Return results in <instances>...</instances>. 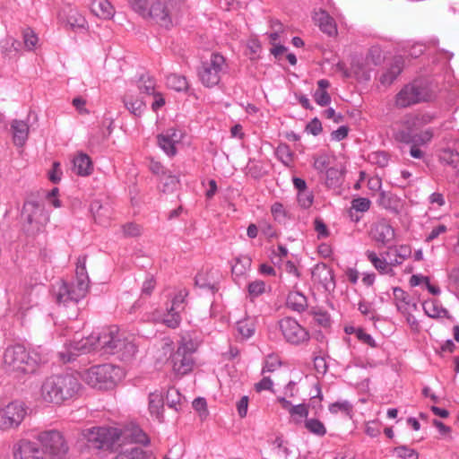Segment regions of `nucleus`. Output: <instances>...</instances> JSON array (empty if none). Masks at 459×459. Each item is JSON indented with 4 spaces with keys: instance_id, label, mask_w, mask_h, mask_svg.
<instances>
[{
    "instance_id": "c756f323",
    "label": "nucleus",
    "mask_w": 459,
    "mask_h": 459,
    "mask_svg": "<svg viewBox=\"0 0 459 459\" xmlns=\"http://www.w3.org/2000/svg\"><path fill=\"white\" fill-rule=\"evenodd\" d=\"M13 143L17 146H23L29 136V126L22 120H13L11 123Z\"/></svg>"
},
{
    "instance_id": "09e8293b",
    "label": "nucleus",
    "mask_w": 459,
    "mask_h": 459,
    "mask_svg": "<svg viewBox=\"0 0 459 459\" xmlns=\"http://www.w3.org/2000/svg\"><path fill=\"white\" fill-rule=\"evenodd\" d=\"M22 37L24 46L28 50H32L37 46L39 38L30 28H27L22 31Z\"/></svg>"
},
{
    "instance_id": "1a4fd4ad",
    "label": "nucleus",
    "mask_w": 459,
    "mask_h": 459,
    "mask_svg": "<svg viewBox=\"0 0 459 459\" xmlns=\"http://www.w3.org/2000/svg\"><path fill=\"white\" fill-rule=\"evenodd\" d=\"M435 97L430 87L420 82H413L405 85L395 97V105L399 108H407L409 106L429 101Z\"/></svg>"
},
{
    "instance_id": "6e6d98bb",
    "label": "nucleus",
    "mask_w": 459,
    "mask_h": 459,
    "mask_svg": "<svg viewBox=\"0 0 459 459\" xmlns=\"http://www.w3.org/2000/svg\"><path fill=\"white\" fill-rule=\"evenodd\" d=\"M356 337L359 342H361L364 344H367L371 348L377 347V342L374 340V338L361 328L357 329Z\"/></svg>"
},
{
    "instance_id": "79ce46f5",
    "label": "nucleus",
    "mask_w": 459,
    "mask_h": 459,
    "mask_svg": "<svg viewBox=\"0 0 459 459\" xmlns=\"http://www.w3.org/2000/svg\"><path fill=\"white\" fill-rule=\"evenodd\" d=\"M303 426L309 433L315 436L324 437L326 434V428L325 424L318 419H307Z\"/></svg>"
},
{
    "instance_id": "2eb2a0df",
    "label": "nucleus",
    "mask_w": 459,
    "mask_h": 459,
    "mask_svg": "<svg viewBox=\"0 0 459 459\" xmlns=\"http://www.w3.org/2000/svg\"><path fill=\"white\" fill-rule=\"evenodd\" d=\"M27 414V408L23 402L13 401L6 406L0 408V429H9L18 427Z\"/></svg>"
},
{
    "instance_id": "f03ea898",
    "label": "nucleus",
    "mask_w": 459,
    "mask_h": 459,
    "mask_svg": "<svg viewBox=\"0 0 459 459\" xmlns=\"http://www.w3.org/2000/svg\"><path fill=\"white\" fill-rule=\"evenodd\" d=\"M133 9L161 27L169 29L178 22L183 4L180 0H153L148 7L147 0H130Z\"/></svg>"
},
{
    "instance_id": "5fc2aeb1",
    "label": "nucleus",
    "mask_w": 459,
    "mask_h": 459,
    "mask_svg": "<svg viewBox=\"0 0 459 459\" xmlns=\"http://www.w3.org/2000/svg\"><path fill=\"white\" fill-rule=\"evenodd\" d=\"M193 408L198 411L202 420L208 416L207 403L204 398H196L193 402Z\"/></svg>"
},
{
    "instance_id": "6ab92c4d",
    "label": "nucleus",
    "mask_w": 459,
    "mask_h": 459,
    "mask_svg": "<svg viewBox=\"0 0 459 459\" xmlns=\"http://www.w3.org/2000/svg\"><path fill=\"white\" fill-rule=\"evenodd\" d=\"M369 237L377 246L385 247L395 238V230L385 220L373 223L369 230Z\"/></svg>"
},
{
    "instance_id": "e433bc0d",
    "label": "nucleus",
    "mask_w": 459,
    "mask_h": 459,
    "mask_svg": "<svg viewBox=\"0 0 459 459\" xmlns=\"http://www.w3.org/2000/svg\"><path fill=\"white\" fill-rule=\"evenodd\" d=\"M236 330L242 340L252 337L255 332V320L254 318H244L237 322Z\"/></svg>"
},
{
    "instance_id": "72a5a7b5",
    "label": "nucleus",
    "mask_w": 459,
    "mask_h": 459,
    "mask_svg": "<svg viewBox=\"0 0 459 459\" xmlns=\"http://www.w3.org/2000/svg\"><path fill=\"white\" fill-rule=\"evenodd\" d=\"M365 255L372 264L376 270L382 274H389L393 273V265L391 261L387 262L385 258L379 257L375 251L367 250Z\"/></svg>"
},
{
    "instance_id": "5701e85b",
    "label": "nucleus",
    "mask_w": 459,
    "mask_h": 459,
    "mask_svg": "<svg viewBox=\"0 0 459 459\" xmlns=\"http://www.w3.org/2000/svg\"><path fill=\"white\" fill-rule=\"evenodd\" d=\"M346 170L345 161L338 160L325 170V182L328 187H337L342 185Z\"/></svg>"
},
{
    "instance_id": "c03bdc74",
    "label": "nucleus",
    "mask_w": 459,
    "mask_h": 459,
    "mask_svg": "<svg viewBox=\"0 0 459 459\" xmlns=\"http://www.w3.org/2000/svg\"><path fill=\"white\" fill-rule=\"evenodd\" d=\"M422 306L424 312L429 317H440L446 313V310L434 299L426 300Z\"/></svg>"
},
{
    "instance_id": "39448f33",
    "label": "nucleus",
    "mask_w": 459,
    "mask_h": 459,
    "mask_svg": "<svg viewBox=\"0 0 459 459\" xmlns=\"http://www.w3.org/2000/svg\"><path fill=\"white\" fill-rule=\"evenodd\" d=\"M79 387L78 380L73 376H51L42 382L39 398L48 403L61 404L73 398Z\"/></svg>"
},
{
    "instance_id": "f257e3e1",
    "label": "nucleus",
    "mask_w": 459,
    "mask_h": 459,
    "mask_svg": "<svg viewBox=\"0 0 459 459\" xmlns=\"http://www.w3.org/2000/svg\"><path fill=\"white\" fill-rule=\"evenodd\" d=\"M83 436L91 446L98 449H114L125 445H131L125 450L128 459H144L147 452L140 446L147 445V435L138 427L130 426L123 430L116 428L93 427L84 430Z\"/></svg>"
},
{
    "instance_id": "37998d69",
    "label": "nucleus",
    "mask_w": 459,
    "mask_h": 459,
    "mask_svg": "<svg viewBox=\"0 0 459 459\" xmlns=\"http://www.w3.org/2000/svg\"><path fill=\"white\" fill-rule=\"evenodd\" d=\"M338 160H339L335 156L328 155L326 153L319 154L314 158V168L322 172L333 166Z\"/></svg>"
},
{
    "instance_id": "cd10ccee",
    "label": "nucleus",
    "mask_w": 459,
    "mask_h": 459,
    "mask_svg": "<svg viewBox=\"0 0 459 459\" xmlns=\"http://www.w3.org/2000/svg\"><path fill=\"white\" fill-rule=\"evenodd\" d=\"M90 210L95 221L99 224L106 225L111 219V208L108 204H102L99 200H95L91 204Z\"/></svg>"
},
{
    "instance_id": "6e6552de",
    "label": "nucleus",
    "mask_w": 459,
    "mask_h": 459,
    "mask_svg": "<svg viewBox=\"0 0 459 459\" xmlns=\"http://www.w3.org/2000/svg\"><path fill=\"white\" fill-rule=\"evenodd\" d=\"M22 226L28 234L42 231L49 221V214L45 206L36 201L24 203L22 212Z\"/></svg>"
},
{
    "instance_id": "9d476101",
    "label": "nucleus",
    "mask_w": 459,
    "mask_h": 459,
    "mask_svg": "<svg viewBox=\"0 0 459 459\" xmlns=\"http://www.w3.org/2000/svg\"><path fill=\"white\" fill-rule=\"evenodd\" d=\"M226 63L224 57L217 53L211 55L210 59L204 61L198 70V76L205 87L217 85L221 74L224 73Z\"/></svg>"
},
{
    "instance_id": "a18cd8bd",
    "label": "nucleus",
    "mask_w": 459,
    "mask_h": 459,
    "mask_svg": "<svg viewBox=\"0 0 459 459\" xmlns=\"http://www.w3.org/2000/svg\"><path fill=\"white\" fill-rule=\"evenodd\" d=\"M166 84L169 88L177 91H186L188 87L186 79L178 74H170L167 77Z\"/></svg>"
},
{
    "instance_id": "a878e982",
    "label": "nucleus",
    "mask_w": 459,
    "mask_h": 459,
    "mask_svg": "<svg viewBox=\"0 0 459 459\" xmlns=\"http://www.w3.org/2000/svg\"><path fill=\"white\" fill-rule=\"evenodd\" d=\"M138 94L135 90L129 89L123 99L126 108L134 116H140L145 108L144 98Z\"/></svg>"
},
{
    "instance_id": "ddd939ff",
    "label": "nucleus",
    "mask_w": 459,
    "mask_h": 459,
    "mask_svg": "<svg viewBox=\"0 0 459 459\" xmlns=\"http://www.w3.org/2000/svg\"><path fill=\"white\" fill-rule=\"evenodd\" d=\"M95 350H100L99 334H91L85 339L80 340L74 336L72 342L65 344V351L59 352V357L64 363H66L73 360L75 356Z\"/></svg>"
},
{
    "instance_id": "a19ab883",
    "label": "nucleus",
    "mask_w": 459,
    "mask_h": 459,
    "mask_svg": "<svg viewBox=\"0 0 459 459\" xmlns=\"http://www.w3.org/2000/svg\"><path fill=\"white\" fill-rule=\"evenodd\" d=\"M402 70L403 61L401 58H396L390 68H388V70L381 76V82L383 84H391L400 74Z\"/></svg>"
},
{
    "instance_id": "dca6fc26",
    "label": "nucleus",
    "mask_w": 459,
    "mask_h": 459,
    "mask_svg": "<svg viewBox=\"0 0 459 459\" xmlns=\"http://www.w3.org/2000/svg\"><path fill=\"white\" fill-rule=\"evenodd\" d=\"M278 325L283 338L290 344L299 345L309 340L307 330L291 317L281 319Z\"/></svg>"
},
{
    "instance_id": "603ef678",
    "label": "nucleus",
    "mask_w": 459,
    "mask_h": 459,
    "mask_svg": "<svg viewBox=\"0 0 459 459\" xmlns=\"http://www.w3.org/2000/svg\"><path fill=\"white\" fill-rule=\"evenodd\" d=\"M281 366V361L277 356L270 355L265 359L264 367H263V374L266 372H273Z\"/></svg>"
},
{
    "instance_id": "b1692460",
    "label": "nucleus",
    "mask_w": 459,
    "mask_h": 459,
    "mask_svg": "<svg viewBox=\"0 0 459 459\" xmlns=\"http://www.w3.org/2000/svg\"><path fill=\"white\" fill-rule=\"evenodd\" d=\"M14 459H30L39 454L38 445L27 439L18 441L13 448Z\"/></svg>"
},
{
    "instance_id": "864d4df0",
    "label": "nucleus",
    "mask_w": 459,
    "mask_h": 459,
    "mask_svg": "<svg viewBox=\"0 0 459 459\" xmlns=\"http://www.w3.org/2000/svg\"><path fill=\"white\" fill-rule=\"evenodd\" d=\"M371 202L369 199L365 197H359L353 199L351 202V208L357 212H365L369 210Z\"/></svg>"
},
{
    "instance_id": "4d7b16f0",
    "label": "nucleus",
    "mask_w": 459,
    "mask_h": 459,
    "mask_svg": "<svg viewBox=\"0 0 459 459\" xmlns=\"http://www.w3.org/2000/svg\"><path fill=\"white\" fill-rule=\"evenodd\" d=\"M63 172L61 169V164L58 161L53 163L52 169L48 171V177L52 183H58L61 180Z\"/></svg>"
},
{
    "instance_id": "9b49d317",
    "label": "nucleus",
    "mask_w": 459,
    "mask_h": 459,
    "mask_svg": "<svg viewBox=\"0 0 459 459\" xmlns=\"http://www.w3.org/2000/svg\"><path fill=\"white\" fill-rule=\"evenodd\" d=\"M425 116L416 113H410L403 117V118L394 123V137L395 140L402 143L413 142V132L419 127L428 123Z\"/></svg>"
},
{
    "instance_id": "0eeeda50",
    "label": "nucleus",
    "mask_w": 459,
    "mask_h": 459,
    "mask_svg": "<svg viewBox=\"0 0 459 459\" xmlns=\"http://www.w3.org/2000/svg\"><path fill=\"white\" fill-rule=\"evenodd\" d=\"M123 377L122 368L112 364L91 367L82 375V378L86 384L103 390L112 389Z\"/></svg>"
},
{
    "instance_id": "aec40b11",
    "label": "nucleus",
    "mask_w": 459,
    "mask_h": 459,
    "mask_svg": "<svg viewBox=\"0 0 459 459\" xmlns=\"http://www.w3.org/2000/svg\"><path fill=\"white\" fill-rule=\"evenodd\" d=\"M184 135L185 133L178 128H169L157 136L158 144L167 155L173 157L178 152L177 144L181 143Z\"/></svg>"
},
{
    "instance_id": "de8ad7c7",
    "label": "nucleus",
    "mask_w": 459,
    "mask_h": 459,
    "mask_svg": "<svg viewBox=\"0 0 459 459\" xmlns=\"http://www.w3.org/2000/svg\"><path fill=\"white\" fill-rule=\"evenodd\" d=\"M440 160L446 164L456 168L459 163V153L451 149H445L440 153Z\"/></svg>"
},
{
    "instance_id": "7ed1b4c3",
    "label": "nucleus",
    "mask_w": 459,
    "mask_h": 459,
    "mask_svg": "<svg viewBox=\"0 0 459 459\" xmlns=\"http://www.w3.org/2000/svg\"><path fill=\"white\" fill-rule=\"evenodd\" d=\"M99 346L100 351L117 354L123 359L132 358L137 351L134 335L116 325L107 327L99 333Z\"/></svg>"
},
{
    "instance_id": "8fccbe9b",
    "label": "nucleus",
    "mask_w": 459,
    "mask_h": 459,
    "mask_svg": "<svg viewBox=\"0 0 459 459\" xmlns=\"http://www.w3.org/2000/svg\"><path fill=\"white\" fill-rule=\"evenodd\" d=\"M368 160L371 163L384 168L388 164L389 156L385 152H375L368 155Z\"/></svg>"
},
{
    "instance_id": "4be33fe9",
    "label": "nucleus",
    "mask_w": 459,
    "mask_h": 459,
    "mask_svg": "<svg viewBox=\"0 0 459 459\" xmlns=\"http://www.w3.org/2000/svg\"><path fill=\"white\" fill-rule=\"evenodd\" d=\"M334 72L340 73L343 78L355 77L359 80H368L369 77V69L359 61L353 62L351 69H348L344 63L339 62L334 66Z\"/></svg>"
},
{
    "instance_id": "4468645a",
    "label": "nucleus",
    "mask_w": 459,
    "mask_h": 459,
    "mask_svg": "<svg viewBox=\"0 0 459 459\" xmlns=\"http://www.w3.org/2000/svg\"><path fill=\"white\" fill-rule=\"evenodd\" d=\"M37 439L42 445L44 453L54 457H63L68 451L63 435L57 430H47L39 433Z\"/></svg>"
},
{
    "instance_id": "f3484780",
    "label": "nucleus",
    "mask_w": 459,
    "mask_h": 459,
    "mask_svg": "<svg viewBox=\"0 0 459 459\" xmlns=\"http://www.w3.org/2000/svg\"><path fill=\"white\" fill-rule=\"evenodd\" d=\"M187 296V291L183 289L178 290L171 299V305L160 317L156 318L157 321L161 322L169 328H177L180 322V313L185 308V300Z\"/></svg>"
},
{
    "instance_id": "393cba45",
    "label": "nucleus",
    "mask_w": 459,
    "mask_h": 459,
    "mask_svg": "<svg viewBox=\"0 0 459 459\" xmlns=\"http://www.w3.org/2000/svg\"><path fill=\"white\" fill-rule=\"evenodd\" d=\"M148 410L150 414L158 421L162 422L164 420V398L160 391L155 390L149 394Z\"/></svg>"
},
{
    "instance_id": "f8f14e48",
    "label": "nucleus",
    "mask_w": 459,
    "mask_h": 459,
    "mask_svg": "<svg viewBox=\"0 0 459 459\" xmlns=\"http://www.w3.org/2000/svg\"><path fill=\"white\" fill-rule=\"evenodd\" d=\"M193 352L192 342H184L179 344L178 350L170 356L169 365L176 376L182 377L193 369Z\"/></svg>"
},
{
    "instance_id": "052dcab7",
    "label": "nucleus",
    "mask_w": 459,
    "mask_h": 459,
    "mask_svg": "<svg viewBox=\"0 0 459 459\" xmlns=\"http://www.w3.org/2000/svg\"><path fill=\"white\" fill-rule=\"evenodd\" d=\"M313 199H314V196H313L312 193L308 190L301 191L298 194L299 204L303 208L310 207L313 204Z\"/></svg>"
},
{
    "instance_id": "412c9836",
    "label": "nucleus",
    "mask_w": 459,
    "mask_h": 459,
    "mask_svg": "<svg viewBox=\"0 0 459 459\" xmlns=\"http://www.w3.org/2000/svg\"><path fill=\"white\" fill-rule=\"evenodd\" d=\"M277 401L280 403L282 409L286 410L290 414V421L296 425H303L308 419L309 406L305 403L293 405L290 401L284 397H279Z\"/></svg>"
},
{
    "instance_id": "7c9ffc66",
    "label": "nucleus",
    "mask_w": 459,
    "mask_h": 459,
    "mask_svg": "<svg viewBox=\"0 0 459 459\" xmlns=\"http://www.w3.org/2000/svg\"><path fill=\"white\" fill-rule=\"evenodd\" d=\"M21 43L12 36L7 35L0 42V51L4 58H14L19 55Z\"/></svg>"
},
{
    "instance_id": "0e129e2a",
    "label": "nucleus",
    "mask_w": 459,
    "mask_h": 459,
    "mask_svg": "<svg viewBox=\"0 0 459 459\" xmlns=\"http://www.w3.org/2000/svg\"><path fill=\"white\" fill-rule=\"evenodd\" d=\"M249 398L247 395H244L240 398V400L237 403L236 407L238 411V414L240 418H245L247 414Z\"/></svg>"
},
{
    "instance_id": "f704fd0d",
    "label": "nucleus",
    "mask_w": 459,
    "mask_h": 459,
    "mask_svg": "<svg viewBox=\"0 0 459 459\" xmlns=\"http://www.w3.org/2000/svg\"><path fill=\"white\" fill-rule=\"evenodd\" d=\"M387 255H394V258H390V261L393 267H394L402 264L405 259L411 256V248L408 245L396 246L394 248H389Z\"/></svg>"
},
{
    "instance_id": "c85d7f7f",
    "label": "nucleus",
    "mask_w": 459,
    "mask_h": 459,
    "mask_svg": "<svg viewBox=\"0 0 459 459\" xmlns=\"http://www.w3.org/2000/svg\"><path fill=\"white\" fill-rule=\"evenodd\" d=\"M311 277L315 283L321 284L325 288L333 280V274L331 268L325 264H317L315 265L311 273Z\"/></svg>"
},
{
    "instance_id": "a211bd4d",
    "label": "nucleus",
    "mask_w": 459,
    "mask_h": 459,
    "mask_svg": "<svg viewBox=\"0 0 459 459\" xmlns=\"http://www.w3.org/2000/svg\"><path fill=\"white\" fill-rule=\"evenodd\" d=\"M65 28L76 33H85L89 30V24L80 11L71 5L63 7L57 16Z\"/></svg>"
},
{
    "instance_id": "c9c22d12",
    "label": "nucleus",
    "mask_w": 459,
    "mask_h": 459,
    "mask_svg": "<svg viewBox=\"0 0 459 459\" xmlns=\"http://www.w3.org/2000/svg\"><path fill=\"white\" fill-rule=\"evenodd\" d=\"M132 90H135L143 98L145 96H152L156 91V82L153 78L143 75L137 81L136 87Z\"/></svg>"
},
{
    "instance_id": "2f4dec72",
    "label": "nucleus",
    "mask_w": 459,
    "mask_h": 459,
    "mask_svg": "<svg viewBox=\"0 0 459 459\" xmlns=\"http://www.w3.org/2000/svg\"><path fill=\"white\" fill-rule=\"evenodd\" d=\"M315 20L319 25L320 30L329 36L337 34L336 23L326 12L320 11L316 13Z\"/></svg>"
},
{
    "instance_id": "ea45409f",
    "label": "nucleus",
    "mask_w": 459,
    "mask_h": 459,
    "mask_svg": "<svg viewBox=\"0 0 459 459\" xmlns=\"http://www.w3.org/2000/svg\"><path fill=\"white\" fill-rule=\"evenodd\" d=\"M252 260L247 255H240L235 258L231 271L235 276H243L250 269Z\"/></svg>"
},
{
    "instance_id": "774afa93",
    "label": "nucleus",
    "mask_w": 459,
    "mask_h": 459,
    "mask_svg": "<svg viewBox=\"0 0 459 459\" xmlns=\"http://www.w3.org/2000/svg\"><path fill=\"white\" fill-rule=\"evenodd\" d=\"M322 124L317 118L311 120L306 127V130L313 135L319 134L322 132Z\"/></svg>"
},
{
    "instance_id": "bb28decb",
    "label": "nucleus",
    "mask_w": 459,
    "mask_h": 459,
    "mask_svg": "<svg viewBox=\"0 0 459 459\" xmlns=\"http://www.w3.org/2000/svg\"><path fill=\"white\" fill-rule=\"evenodd\" d=\"M73 170L82 177L89 176L93 171V164L91 158L83 153H77L73 159Z\"/></svg>"
},
{
    "instance_id": "13d9d810",
    "label": "nucleus",
    "mask_w": 459,
    "mask_h": 459,
    "mask_svg": "<svg viewBox=\"0 0 459 459\" xmlns=\"http://www.w3.org/2000/svg\"><path fill=\"white\" fill-rule=\"evenodd\" d=\"M122 230L126 237H137L142 233V228L136 223H126L122 227Z\"/></svg>"
},
{
    "instance_id": "49530a36",
    "label": "nucleus",
    "mask_w": 459,
    "mask_h": 459,
    "mask_svg": "<svg viewBox=\"0 0 459 459\" xmlns=\"http://www.w3.org/2000/svg\"><path fill=\"white\" fill-rule=\"evenodd\" d=\"M398 198L390 192L382 191L379 194L378 204L385 209L395 210L398 207Z\"/></svg>"
},
{
    "instance_id": "4c0bfd02",
    "label": "nucleus",
    "mask_w": 459,
    "mask_h": 459,
    "mask_svg": "<svg viewBox=\"0 0 459 459\" xmlns=\"http://www.w3.org/2000/svg\"><path fill=\"white\" fill-rule=\"evenodd\" d=\"M317 86L318 88L314 93V100L319 106H327L331 101V97L326 91L330 82L328 80L321 79L317 82Z\"/></svg>"
},
{
    "instance_id": "bf43d9fd",
    "label": "nucleus",
    "mask_w": 459,
    "mask_h": 459,
    "mask_svg": "<svg viewBox=\"0 0 459 459\" xmlns=\"http://www.w3.org/2000/svg\"><path fill=\"white\" fill-rule=\"evenodd\" d=\"M394 453H395V456L400 459H406L407 457L408 458H412V457L418 458L417 452L414 449H411L407 446L396 447L394 450Z\"/></svg>"
},
{
    "instance_id": "69168bd1",
    "label": "nucleus",
    "mask_w": 459,
    "mask_h": 459,
    "mask_svg": "<svg viewBox=\"0 0 459 459\" xmlns=\"http://www.w3.org/2000/svg\"><path fill=\"white\" fill-rule=\"evenodd\" d=\"M260 230L262 233L269 239L274 238L277 237V232L275 229L268 222L263 221L260 223Z\"/></svg>"
},
{
    "instance_id": "e2e57ef3",
    "label": "nucleus",
    "mask_w": 459,
    "mask_h": 459,
    "mask_svg": "<svg viewBox=\"0 0 459 459\" xmlns=\"http://www.w3.org/2000/svg\"><path fill=\"white\" fill-rule=\"evenodd\" d=\"M167 403L169 407L176 408L180 403V394L175 388H169L167 392Z\"/></svg>"
},
{
    "instance_id": "3c124183",
    "label": "nucleus",
    "mask_w": 459,
    "mask_h": 459,
    "mask_svg": "<svg viewBox=\"0 0 459 459\" xmlns=\"http://www.w3.org/2000/svg\"><path fill=\"white\" fill-rule=\"evenodd\" d=\"M266 285L264 281L256 280L248 284V293L253 298L258 297L265 292Z\"/></svg>"
},
{
    "instance_id": "20e7f679",
    "label": "nucleus",
    "mask_w": 459,
    "mask_h": 459,
    "mask_svg": "<svg viewBox=\"0 0 459 459\" xmlns=\"http://www.w3.org/2000/svg\"><path fill=\"white\" fill-rule=\"evenodd\" d=\"M46 360L45 357L35 351L29 352L23 345L14 344L4 350L2 367L8 373L30 374L36 370L39 364Z\"/></svg>"
},
{
    "instance_id": "423d86ee",
    "label": "nucleus",
    "mask_w": 459,
    "mask_h": 459,
    "mask_svg": "<svg viewBox=\"0 0 459 459\" xmlns=\"http://www.w3.org/2000/svg\"><path fill=\"white\" fill-rule=\"evenodd\" d=\"M85 264V257H80L76 263L75 281L68 283L60 281L53 287V292L58 303L77 302L86 296L90 280Z\"/></svg>"
},
{
    "instance_id": "680f3d73",
    "label": "nucleus",
    "mask_w": 459,
    "mask_h": 459,
    "mask_svg": "<svg viewBox=\"0 0 459 459\" xmlns=\"http://www.w3.org/2000/svg\"><path fill=\"white\" fill-rule=\"evenodd\" d=\"M46 199L54 208H59L62 206V203L59 199V189L57 187H54L49 191L46 195Z\"/></svg>"
},
{
    "instance_id": "473e14b6",
    "label": "nucleus",
    "mask_w": 459,
    "mask_h": 459,
    "mask_svg": "<svg viewBox=\"0 0 459 459\" xmlns=\"http://www.w3.org/2000/svg\"><path fill=\"white\" fill-rule=\"evenodd\" d=\"M91 12L101 19H110L114 14V8L108 0H92Z\"/></svg>"
},
{
    "instance_id": "338daca9",
    "label": "nucleus",
    "mask_w": 459,
    "mask_h": 459,
    "mask_svg": "<svg viewBox=\"0 0 459 459\" xmlns=\"http://www.w3.org/2000/svg\"><path fill=\"white\" fill-rule=\"evenodd\" d=\"M447 230L446 226L439 224L432 229L429 234L426 238L427 242H430L437 238L439 235L446 233Z\"/></svg>"
},
{
    "instance_id": "58836bf2",
    "label": "nucleus",
    "mask_w": 459,
    "mask_h": 459,
    "mask_svg": "<svg viewBox=\"0 0 459 459\" xmlns=\"http://www.w3.org/2000/svg\"><path fill=\"white\" fill-rule=\"evenodd\" d=\"M287 306L294 311H304L307 307L306 297L297 291L290 292L287 297Z\"/></svg>"
}]
</instances>
